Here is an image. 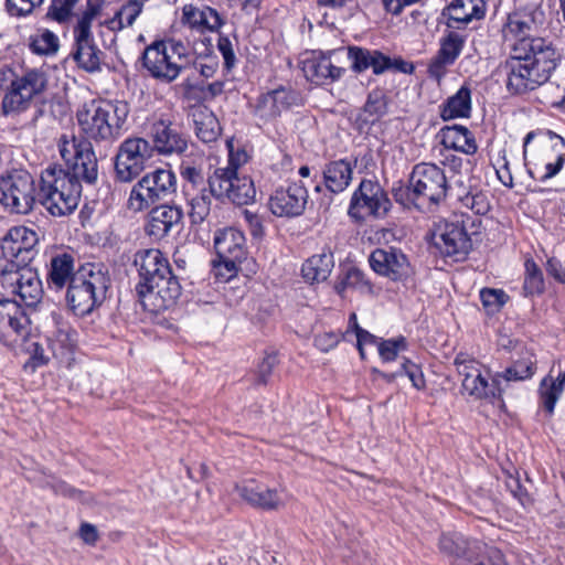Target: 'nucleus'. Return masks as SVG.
Masks as SVG:
<instances>
[{
  "mask_svg": "<svg viewBox=\"0 0 565 565\" xmlns=\"http://www.w3.org/2000/svg\"><path fill=\"white\" fill-rule=\"evenodd\" d=\"M403 375H406L409 379V381L412 382V385L416 390H418V391L425 390V387H426L425 376L422 371V367L418 364L406 359L402 363V376Z\"/></svg>",
  "mask_w": 565,
  "mask_h": 565,
  "instance_id": "obj_63",
  "label": "nucleus"
},
{
  "mask_svg": "<svg viewBox=\"0 0 565 565\" xmlns=\"http://www.w3.org/2000/svg\"><path fill=\"white\" fill-rule=\"evenodd\" d=\"M145 0H129L116 12L111 23H117L118 29L131 26L141 13Z\"/></svg>",
  "mask_w": 565,
  "mask_h": 565,
  "instance_id": "obj_50",
  "label": "nucleus"
},
{
  "mask_svg": "<svg viewBox=\"0 0 565 565\" xmlns=\"http://www.w3.org/2000/svg\"><path fill=\"white\" fill-rule=\"evenodd\" d=\"M407 342L404 337L396 339L383 340L379 344V353L384 362L394 361L397 358L399 351L406 349Z\"/></svg>",
  "mask_w": 565,
  "mask_h": 565,
  "instance_id": "obj_57",
  "label": "nucleus"
},
{
  "mask_svg": "<svg viewBox=\"0 0 565 565\" xmlns=\"http://www.w3.org/2000/svg\"><path fill=\"white\" fill-rule=\"evenodd\" d=\"M36 196L34 178L25 170H14L0 179V203L10 213L28 214Z\"/></svg>",
  "mask_w": 565,
  "mask_h": 565,
  "instance_id": "obj_10",
  "label": "nucleus"
},
{
  "mask_svg": "<svg viewBox=\"0 0 565 565\" xmlns=\"http://www.w3.org/2000/svg\"><path fill=\"white\" fill-rule=\"evenodd\" d=\"M47 342L55 358H64L71 353L77 342V332L71 323L64 319L60 311H52L49 317Z\"/></svg>",
  "mask_w": 565,
  "mask_h": 565,
  "instance_id": "obj_28",
  "label": "nucleus"
},
{
  "mask_svg": "<svg viewBox=\"0 0 565 565\" xmlns=\"http://www.w3.org/2000/svg\"><path fill=\"white\" fill-rule=\"evenodd\" d=\"M179 170L182 179L193 189L200 191L201 188L205 186V178L200 167L192 166L188 161H182Z\"/></svg>",
  "mask_w": 565,
  "mask_h": 565,
  "instance_id": "obj_58",
  "label": "nucleus"
},
{
  "mask_svg": "<svg viewBox=\"0 0 565 565\" xmlns=\"http://www.w3.org/2000/svg\"><path fill=\"white\" fill-rule=\"evenodd\" d=\"M545 21V13L540 7H526L510 13L503 26V36L512 42L510 51H516L521 43L531 44Z\"/></svg>",
  "mask_w": 565,
  "mask_h": 565,
  "instance_id": "obj_15",
  "label": "nucleus"
},
{
  "mask_svg": "<svg viewBox=\"0 0 565 565\" xmlns=\"http://www.w3.org/2000/svg\"><path fill=\"white\" fill-rule=\"evenodd\" d=\"M104 4L105 0H86L85 9L77 17L73 28L75 41L73 57L77 65L88 73L100 70L103 52L94 42L92 24L102 14Z\"/></svg>",
  "mask_w": 565,
  "mask_h": 565,
  "instance_id": "obj_7",
  "label": "nucleus"
},
{
  "mask_svg": "<svg viewBox=\"0 0 565 565\" xmlns=\"http://www.w3.org/2000/svg\"><path fill=\"white\" fill-rule=\"evenodd\" d=\"M134 265L139 277L135 290L145 306L149 300L152 311H164L177 303L182 294V277L172 270L168 258L160 249L138 250Z\"/></svg>",
  "mask_w": 565,
  "mask_h": 565,
  "instance_id": "obj_2",
  "label": "nucleus"
},
{
  "mask_svg": "<svg viewBox=\"0 0 565 565\" xmlns=\"http://www.w3.org/2000/svg\"><path fill=\"white\" fill-rule=\"evenodd\" d=\"M431 246L444 258L465 260L472 249V242L463 224L445 222L431 233Z\"/></svg>",
  "mask_w": 565,
  "mask_h": 565,
  "instance_id": "obj_16",
  "label": "nucleus"
},
{
  "mask_svg": "<svg viewBox=\"0 0 565 565\" xmlns=\"http://www.w3.org/2000/svg\"><path fill=\"white\" fill-rule=\"evenodd\" d=\"M482 0H452L447 8L449 18L448 28H458L457 24H468L472 19H481L484 15Z\"/></svg>",
  "mask_w": 565,
  "mask_h": 565,
  "instance_id": "obj_39",
  "label": "nucleus"
},
{
  "mask_svg": "<svg viewBox=\"0 0 565 565\" xmlns=\"http://www.w3.org/2000/svg\"><path fill=\"white\" fill-rule=\"evenodd\" d=\"M343 52V49L329 50L312 55L303 61L302 71L306 77L316 85H326L339 81L347 68L333 63L332 57Z\"/></svg>",
  "mask_w": 565,
  "mask_h": 565,
  "instance_id": "obj_25",
  "label": "nucleus"
},
{
  "mask_svg": "<svg viewBox=\"0 0 565 565\" xmlns=\"http://www.w3.org/2000/svg\"><path fill=\"white\" fill-rule=\"evenodd\" d=\"M43 2L44 0H7L6 8L12 17H25Z\"/></svg>",
  "mask_w": 565,
  "mask_h": 565,
  "instance_id": "obj_61",
  "label": "nucleus"
},
{
  "mask_svg": "<svg viewBox=\"0 0 565 565\" xmlns=\"http://www.w3.org/2000/svg\"><path fill=\"white\" fill-rule=\"evenodd\" d=\"M349 288L361 290L371 289V284L365 278V274L362 270L356 267H350L334 286L337 294L342 297Z\"/></svg>",
  "mask_w": 565,
  "mask_h": 565,
  "instance_id": "obj_48",
  "label": "nucleus"
},
{
  "mask_svg": "<svg viewBox=\"0 0 565 565\" xmlns=\"http://www.w3.org/2000/svg\"><path fill=\"white\" fill-rule=\"evenodd\" d=\"M334 267L333 254L330 248L320 254L312 255L301 267V274L306 281L313 284L328 279Z\"/></svg>",
  "mask_w": 565,
  "mask_h": 565,
  "instance_id": "obj_36",
  "label": "nucleus"
},
{
  "mask_svg": "<svg viewBox=\"0 0 565 565\" xmlns=\"http://www.w3.org/2000/svg\"><path fill=\"white\" fill-rule=\"evenodd\" d=\"M49 362L50 356L45 354L43 347L38 342H33L30 349V358L25 362L24 369H30L34 372L38 367L49 364Z\"/></svg>",
  "mask_w": 565,
  "mask_h": 565,
  "instance_id": "obj_64",
  "label": "nucleus"
},
{
  "mask_svg": "<svg viewBox=\"0 0 565 565\" xmlns=\"http://www.w3.org/2000/svg\"><path fill=\"white\" fill-rule=\"evenodd\" d=\"M565 386V372H561L556 380L545 376L540 384V399L544 409L552 415L555 405L561 397Z\"/></svg>",
  "mask_w": 565,
  "mask_h": 565,
  "instance_id": "obj_41",
  "label": "nucleus"
},
{
  "mask_svg": "<svg viewBox=\"0 0 565 565\" xmlns=\"http://www.w3.org/2000/svg\"><path fill=\"white\" fill-rule=\"evenodd\" d=\"M177 193V177L170 169L157 168L142 175L131 188L128 209L142 212Z\"/></svg>",
  "mask_w": 565,
  "mask_h": 565,
  "instance_id": "obj_8",
  "label": "nucleus"
},
{
  "mask_svg": "<svg viewBox=\"0 0 565 565\" xmlns=\"http://www.w3.org/2000/svg\"><path fill=\"white\" fill-rule=\"evenodd\" d=\"M0 249L3 257L0 269L30 265L39 254V235L26 226H13L1 239Z\"/></svg>",
  "mask_w": 565,
  "mask_h": 565,
  "instance_id": "obj_11",
  "label": "nucleus"
},
{
  "mask_svg": "<svg viewBox=\"0 0 565 565\" xmlns=\"http://www.w3.org/2000/svg\"><path fill=\"white\" fill-rule=\"evenodd\" d=\"M478 544L479 542L469 541L460 533L454 532L441 534L438 547L449 558L451 565H458L459 561L468 562Z\"/></svg>",
  "mask_w": 565,
  "mask_h": 565,
  "instance_id": "obj_33",
  "label": "nucleus"
},
{
  "mask_svg": "<svg viewBox=\"0 0 565 565\" xmlns=\"http://www.w3.org/2000/svg\"><path fill=\"white\" fill-rule=\"evenodd\" d=\"M438 137L440 138V143L447 149L465 154H475L478 151L476 138L466 126H445L439 130Z\"/></svg>",
  "mask_w": 565,
  "mask_h": 565,
  "instance_id": "obj_31",
  "label": "nucleus"
},
{
  "mask_svg": "<svg viewBox=\"0 0 565 565\" xmlns=\"http://www.w3.org/2000/svg\"><path fill=\"white\" fill-rule=\"evenodd\" d=\"M1 284L18 295L26 306L38 303L42 297V282L32 265H19L18 268H1Z\"/></svg>",
  "mask_w": 565,
  "mask_h": 565,
  "instance_id": "obj_17",
  "label": "nucleus"
},
{
  "mask_svg": "<svg viewBox=\"0 0 565 565\" xmlns=\"http://www.w3.org/2000/svg\"><path fill=\"white\" fill-rule=\"evenodd\" d=\"M75 271L74 257L71 254L61 253L52 256L47 265V287L56 291L62 290L71 284Z\"/></svg>",
  "mask_w": 565,
  "mask_h": 565,
  "instance_id": "obj_32",
  "label": "nucleus"
},
{
  "mask_svg": "<svg viewBox=\"0 0 565 565\" xmlns=\"http://www.w3.org/2000/svg\"><path fill=\"white\" fill-rule=\"evenodd\" d=\"M409 182L423 205H438L445 201L449 191L444 170L431 162L415 164L409 175Z\"/></svg>",
  "mask_w": 565,
  "mask_h": 565,
  "instance_id": "obj_13",
  "label": "nucleus"
},
{
  "mask_svg": "<svg viewBox=\"0 0 565 565\" xmlns=\"http://www.w3.org/2000/svg\"><path fill=\"white\" fill-rule=\"evenodd\" d=\"M393 196L395 201L402 204L404 207H420L423 206L422 201L418 195L414 192V186L408 184H403L399 182L397 185H394L392 189Z\"/></svg>",
  "mask_w": 565,
  "mask_h": 565,
  "instance_id": "obj_54",
  "label": "nucleus"
},
{
  "mask_svg": "<svg viewBox=\"0 0 565 565\" xmlns=\"http://www.w3.org/2000/svg\"><path fill=\"white\" fill-rule=\"evenodd\" d=\"M347 50V56L351 62V68L354 73H363L370 68L373 50L355 45L348 46Z\"/></svg>",
  "mask_w": 565,
  "mask_h": 565,
  "instance_id": "obj_52",
  "label": "nucleus"
},
{
  "mask_svg": "<svg viewBox=\"0 0 565 565\" xmlns=\"http://www.w3.org/2000/svg\"><path fill=\"white\" fill-rule=\"evenodd\" d=\"M278 363V358L276 353L266 354L262 362L257 365V370L255 372L256 380L255 384L257 385H266L268 380L273 373L274 367Z\"/></svg>",
  "mask_w": 565,
  "mask_h": 565,
  "instance_id": "obj_62",
  "label": "nucleus"
},
{
  "mask_svg": "<svg viewBox=\"0 0 565 565\" xmlns=\"http://www.w3.org/2000/svg\"><path fill=\"white\" fill-rule=\"evenodd\" d=\"M309 194L302 181H290L275 189L269 198L271 213L279 217H298L303 214Z\"/></svg>",
  "mask_w": 565,
  "mask_h": 565,
  "instance_id": "obj_19",
  "label": "nucleus"
},
{
  "mask_svg": "<svg viewBox=\"0 0 565 565\" xmlns=\"http://www.w3.org/2000/svg\"><path fill=\"white\" fill-rule=\"evenodd\" d=\"M58 151L67 169L49 164L40 175L39 201L53 216L73 213L82 195V182L94 185L98 179V161L87 140L63 135Z\"/></svg>",
  "mask_w": 565,
  "mask_h": 565,
  "instance_id": "obj_1",
  "label": "nucleus"
},
{
  "mask_svg": "<svg viewBox=\"0 0 565 565\" xmlns=\"http://www.w3.org/2000/svg\"><path fill=\"white\" fill-rule=\"evenodd\" d=\"M458 565H508V563L499 548L479 543L468 562L459 561Z\"/></svg>",
  "mask_w": 565,
  "mask_h": 565,
  "instance_id": "obj_46",
  "label": "nucleus"
},
{
  "mask_svg": "<svg viewBox=\"0 0 565 565\" xmlns=\"http://www.w3.org/2000/svg\"><path fill=\"white\" fill-rule=\"evenodd\" d=\"M212 195L206 190V186L200 189V191L188 199V205L190 206L189 217L191 224L201 225L207 220L211 214L212 207Z\"/></svg>",
  "mask_w": 565,
  "mask_h": 565,
  "instance_id": "obj_43",
  "label": "nucleus"
},
{
  "mask_svg": "<svg viewBox=\"0 0 565 565\" xmlns=\"http://www.w3.org/2000/svg\"><path fill=\"white\" fill-rule=\"evenodd\" d=\"M152 156L153 147L148 140L141 137L124 140L115 157L116 180L131 182L143 171Z\"/></svg>",
  "mask_w": 565,
  "mask_h": 565,
  "instance_id": "obj_12",
  "label": "nucleus"
},
{
  "mask_svg": "<svg viewBox=\"0 0 565 565\" xmlns=\"http://www.w3.org/2000/svg\"><path fill=\"white\" fill-rule=\"evenodd\" d=\"M388 111V98L383 89L375 88L367 94L366 100L355 117L359 130L379 122Z\"/></svg>",
  "mask_w": 565,
  "mask_h": 565,
  "instance_id": "obj_30",
  "label": "nucleus"
},
{
  "mask_svg": "<svg viewBox=\"0 0 565 565\" xmlns=\"http://www.w3.org/2000/svg\"><path fill=\"white\" fill-rule=\"evenodd\" d=\"M141 64L148 74L161 82L172 83L191 64V53L182 41L175 39L157 40L145 47Z\"/></svg>",
  "mask_w": 565,
  "mask_h": 565,
  "instance_id": "obj_5",
  "label": "nucleus"
},
{
  "mask_svg": "<svg viewBox=\"0 0 565 565\" xmlns=\"http://www.w3.org/2000/svg\"><path fill=\"white\" fill-rule=\"evenodd\" d=\"M235 164L236 160L231 154L227 167L217 168L207 177L206 190L214 199L218 201L227 199L230 201V191L233 188Z\"/></svg>",
  "mask_w": 565,
  "mask_h": 565,
  "instance_id": "obj_38",
  "label": "nucleus"
},
{
  "mask_svg": "<svg viewBox=\"0 0 565 565\" xmlns=\"http://www.w3.org/2000/svg\"><path fill=\"white\" fill-rule=\"evenodd\" d=\"M29 47L39 55L55 54L60 47L58 38L54 32L45 29L40 34L30 36Z\"/></svg>",
  "mask_w": 565,
  "mask_h": 565,
  "instance_id": "obj_47",
  "label": "nucleus"
},
{
  "mask_svg": "<svg viewBox=\"0 0 565 565\" xmlns=\"http://www.w3.org/2000/svg\"><path fill=\"white\" fill-rule=\"evenodd\" d=\"M525 276L522 287L524 297L542 295L545 291V282L541 268L533 259L525 260Z\"/></svg>",
  "mask_w": 565,
  "mask_h": 565,
  "instance_id": "obj_45",
  "label": "nucleus"
},
{
  "mask_svg": "<svg viewBox=\"0 0 565 565\" xmlns=\"http://www.w3.org/2000/svg\"><path fill=\"white\" fill-rule=\"evenodd\" d=\"M254 115L265 122L274 120L279 117L277 110L274 107V103L270 99V96L268 95V92L262 94L257 98L254 107Z\"/></svg>",
  "mask_w": 565,
  "mask_h": 565,
  "instance_id": "obj_60",
  "label": "nucleus"
},
{
  "mask_svg": "<svg viewBox=\"0 0 565 565\" xmlns=\"http://www.w3.org/2000/svg\"><path fill=\"white\" fill-rule=\"evenodd\" d=\"M515 54H522L544 83L550 79L561 61V54L552 41L542 36L534 40L531 44L521 43L516 47Z\"/></svg>",
  "mask_w": 565,
  "mask_h": 565,
  "instance_id": "obj_20",
  "label": "nucleus"
},
{
  "mask_svg": "<svg viewBox=\"0 0 565 565\" xmlns=\"http://www.w3.org/2000/svg\"><path fill=\"white\" fill-rule=\"evenodd\" d=\"M280 504L281 499L277 490L262 484L256 494L255 502L252 503V507L262 510H276Z\"/></svg>",
  "mask_w": 565,
  "mask_h": 565,
  "instance_id": "obj_53",
  "label": "nucleus"
},
{
  "mask_svg": "<svg viewBox=\"0 0 565 565\" xmlns=\"http://www.w3.org/2000/svg\"><path fill=\"white\" fill-rule=\"evenodd\" d=\"M130 108L124 100H92L86 103L76 113L78 126L85 138L77 140H90L95 142H113L121 134L128 118Z\"/></svg>",
  "mask_w": 565,
  "mask_h": 565,
  "instance_id": "obj_3",
  "label": "nucleus"
},
{
  "mask_svg": "<svg viewBox=\"0 0 565 565\" xmlns=\"http://www.w3.org/2000/svg\"><path fill=\"white\" fill-rule=\"evenodd\" d=\"M30 319L18 301L0 298V342L13 347L29 334Z\"/></svg>",
  "mask_w": 565,
  "mask_h": 565,
  "instance_id": "obj_21",
  "label": "nucleus"
},
{
  "mask_svg": "<svg viewBox=\"0 0 565 565\" xmlns=\"http://www.w3.org/2000/svg\"><path fill=\"white\" fill-rule=\"evenodd\" d=\"M238 163L235 164L233 188L230 191V201L236 205H247L255 201L256 189L253 180L247 175H238Z\"/></svg>",
  "mask_w": 565,
  "mask_h": 565,
  "instance_id": "obj_42",
  "label": "nucleus"
},
{
  "mask_svg": "<svg viewBox=\"0 0 565 565\" xmlns=\"http://www.w3.org/2000/svg\"><path fill=\"white\" fill-rule=\"evenodd\" d=\"M196 137L204 143L214 142L221 136V125L214 113L206 106L194 107L191 111Z\"/></svg>",
  "mask_w": 565,
  "mask_h": 565,
  "instance_id": "obj_35",
  "label": "nucleus"
},
{
  "mask_svg": "<svg viewBox=\"0 0 565 565\" xmlns=\"http://www.w3.org/2000/svg\"><path fill=\"white\" fill-rule=\"evenodd\" d=\"M214 248L231 276L247 255L245 235L235 227L220 231L214 238Z\"/></svg>",
  "mask_w": 565,
  "mask_h": 565,
  "instance_id": "obj_24",
  "label": "nucleus"
},
{
  "mask_svg": "<svg viewBox=\"0 0 565 565\" xmlns=\"http://www.w3.org/2000/svg\"><path fill=\"white\" fill-rule=\"evenodd\" d=\"M536 360L533 353L525 351L522 356L507 367L503 372H498V380L502 383L511 381H525L531 379L536 369Z\"/></svg>",
  "mask_w": 565,
  "mask_h": 565,
  "instance_id": "obj_40",
  "label": "nucleus"
},
{
  "mask_svg": "<svg viewBox=\"0 0 565 565\" xmlns=\"http://www.w3.org/2000/svg\"><path fill=\"white\" fill-rule=\"evenodd\" d=\"M454 364L457 369L458 374L462 379L470 377V374H475L482 369V364L477 361L473 356L468 353L460 352L456 355Z\"/></svg>",
  "mask_w": 565,
  "mask_h": 565,
  "instance_id": "obj_59",
  "label": "nucleus"
},
{
  "mask_svg": "<svg viewBox=\"0 0 565 565\" xmlns=\"http://www.w3.org/2000/svg\"><path fill=\"white\" fill-rule=\"evenodd\" d=\"M462 205L470 209L477 215H484L490 211V202L487 194L481 191L468 192L458 196Z\"/></svg>",
  "mask_w": 565,
  "mask_h": 565,
  "instance_id": "obj_55",
  "label": "nucleus"
},
{
  "mask_svg": "<svg viewBox=\"0 0 565 565\" xmlns=\"http://www.w3.org/2000/svg\"><path fill=\"white\" fill-rule=\"evenodd\" d=\"M501 70L507 77V89L512 95H523L544 84L525 57L522 54H515V51H510V56L502 64Z\"/></svg>",
  "mask_w": 565,
  "mask_h": 565,
  "instance_id": "obj_22",
  "label": "nucleus"
},
{
  "mask_svg": "<svg viewBox=\"0 0 565 565\" xmlns=\"http://www.w3.org/2000/svg\"><path fill=\"white\" fill-rule=\"evenodd\" d=\"M480 300L489 313H495L509 301V296L502 289L483 288L480 290Z\"/></svg>",
  "mask_w": 565,
  "mask_h": 565,
  "instance_id": "obj_51",
  "label": "nucleus"
},
{
  "mask_svg": "<svg viewBox=\"0 0 565 565\" xmlns=\"http://www.w3.org/2000/svg\"><path fill=\"white\" fill-rule=\"evenodd\" d=\"M371 268L379 275L394 282L406 285L414 275V269L408 257L393 246L376 248L369 258Z\"/></svg>",
  "mask_w": 565,
  "mask_h": 565,
  "instance_id": "obj_18",
  "label": "nucleus"
},
{
  "mask_svg": "<svg viewBox=\"0 0 565 565\" xmlns=\"http://www.w3.org/2000/svg\"><path fill=\"white\" fill-rule=\"evenodd\" d=\"M461 387L469 396L488 401L501 399L505 391V387L498 380L497 373L492 376L490 383L488 377L483 375L482 369L475 374H470V377L462 379Z\"/></svg>",
  "mask_w": 565,
  "mask_h": 565,
  "instance_id": "obj_29",
  "label": "nucleus"
},
{
  "mask_svg": "<svg viewBox=\"0 0 565 565\" xmlns=\"http://www.w3.org/2000/svg\"><path fill=\"white\" fill-rule=\"evenodd\" d=\"M47 87V75L42 68H26L12 83V88L2 97L4 116L19 115L30 108L34 98Z\"/></svg>",
  "mask_w": 565,
  "mask_h": 565,
  "instance_id": "obj_9",
  "label": "nucleus"
},
{
  "mask_svg": "<svg viewBox=\"0 0 565 565\" xmlns=\"http://www.w3.org/2000/svg\"><path fill=\"white\" fill-rule=\"evenodd\" d=\"M535 140L534 170H529L532 178L545 182L555 177L565 163V139L548 129L530 131L523 141V153Z\"/></svg>",
  "mask_w": 565,
  "mask_h": 565,
  "instance_id": "obj_6",
  "label": "nucleus"
},
{
  "mask_svg": "<svg viewBox=\"0 0 565 565\" xmlns=\"http://www.w3.org/2000/svg\"><path fill=\"white\" fill-rule=\"evenodd\" d=\"M183 216V210L179 205H153L146 217L145 233L153 241L164 239L180 230Z\"/></svg>",
  "mask_w": 565,
  "mask_h": 565,
  "instance_id": "obj_23",
  "label": "nucleus"
},
{
  "mask_svg": "<svg viewBox=\"0 0 565 565\" xmlns=\"http://www.w3.org/2000/svg\"><path fill=\"white\" fill-rule=\"evenodd\" d=\"M79 0H51L45 18L60 24L67 23L74 17V8Z\"/></svg>",
  "mask_w": 565,
  "mask_h": 565,
  "instance_id": "obj_49",
  "label": "nucleus"
},
{
  "mask_svg": "<svg viewBox=\"0 0 565 565\" xmlns=\"http://www.w3.org/2000/svg\"><path fill=\"white\" fill-rule=\"evenodd\" d=\"M270 99L274 103V107L280 116L282 111L288 110L294 104H296L297 95L285 87H279L268 92Z\"/></svg>",
  "mask_w": 565,
  "mask_h": 565,
  "instance_id": "obj_56",
  "label": "nucleus"
},
{
  "mask_svg": "<svg viewBox=\"0 0 565 565\" xmlns=\"http://www.w3.org/2000/svg\"><path fill=\"white\" fill-rule=\"evenodd\" d=\"M109 286L110 277L103 265L85 264L75 271L67 286V307L75 316L85 317L105 301Z\"/></svg>",
  "mask_w": 565,
  "mask_h": 565,
  "instance_id": "obj_4",
  "label": "nucleus"
},
{
  "mask_svg": "<svg viewBox=\"0 0 565 565\" xmlns=\"http://www.w3.org/2000/svg\"><path fill=\"white\" fill-rule=\"evenodd\" d=\"M391 209V201L377 181L363 179L353 192L349 215L361 221L369 216L383 217Z\"/></svg>",
  "mask_w": 565,
  "mask_h": 565,
  "instance_id": "obj_14",
  "label": "nucleus"
},
{
  "mask_svg": "<svg viewBox=\"0 0 565 565\" xmlns=\"http://www.w3.org/2000/svg\"><path fill=\"white\" fill-rule=\"evenodd\" d=\"M355 163L347 159L328 162L322 171L326 188L334 194L343 192L352 180Z\"/></svg>",
  "mask_w": 565,
  "mask_h": 565,
  "instance_id": "obj_34",
  "label": "nucleus"
},
{
  "mask_svg": "<svg viewBox=\"0 0 565 565\" xmlns=\"http://www.w3.org/2000/svg\"><path fill=\"white\" fill-rule=\"evenodd\" d=\"M466 44V36L456 32H447L439 41V50L428 64L429 77L440 81L447 73V67L452 65L461 54Z\"/></svg>",
  "mask_w": 565,
  "mask_h": 565,
  "instance_id": "obj_26",
  "label": "nucleus"
},
{
  "mask_svg": "<svg viewBox=\"0 0 565 565\" xmlns=\"http://www.w3.org/2000/svg\"><path fill=\"white\" fill-rule=\"evenodd\" d=\"M370 68H372L375 75H381L391 70L404 74H412L414 72V65L412 63L402 58H391L379 50L372 51Z\"/></svg>",
  "mask_w": 565,
  "mask_h": 565,
  "instance_id": "obj_44",
  "label": "nucleus"
},
{
  "mask_svg": "<svg viewBox=\"0 0 565 565\" xmlns=\"http://www.w3.org/2000/svg\"><path fill=\"white\" fill-rule=\"evenodd\" d=\"M153 151L160 154L183 153L188 149V139L168 118L156 120L150 128Z\"/></svg>",
  "mask_w": 565,
  "mask_h": 565,
  "instance_id": "obj_27",
  "label": "nucleus"
},
{
  "mask_svg": "<svg viewBox=\"0 0 565 565\" xmlns=\"http://www.w3.org/2000/svg\"><path fill=\"white\" fill-rule=\"evenodd\" d=\"M440 118L444 121L469 118L471 115V89L467 85H462L456 94L448 97L439 106Z\"/></svg>",
  "mask_w": 565,
  "mask_h": 565,
  "instance_id": "obj_37",
  "label": "nucleus"
}]
</instances>
